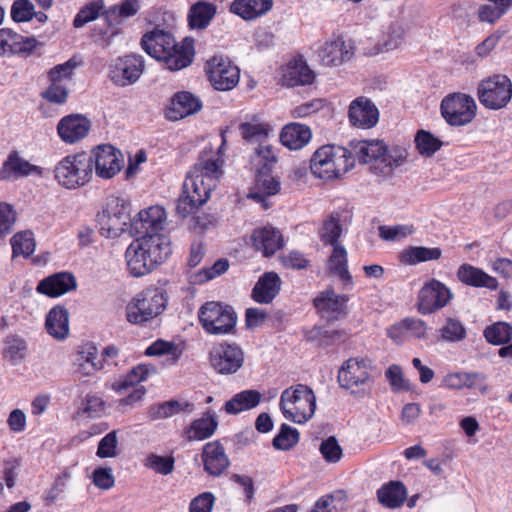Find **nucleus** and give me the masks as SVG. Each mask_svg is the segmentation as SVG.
I'll list each match as a JSON object with an SVG mask.
<instances>
[{"label": "nucleus", "mask_w": 512, "mask_h": 512, "mask_svg": "<svg viewBox=\"0 0 512 512\" xmlns=\"http://www.w3.org/2000/svg\"><path fill=\"white\" fill-rule=\"evenodd\" d=\"M222 164L220 158L200 156L188 172L183 183V193L177 202L176 209L181 217L190 215L209 200L222 175Z\"/></svg>", "instance_id": "obj_1"}, {"label": "nucleus", "mask_w": 512, "mask_h": 512, "mask_svg": "<svg viewBox=\"0 0 512 512\" xmlns=\"http://www.w3.org/2000/svg\"><path fill=\"white\" fill-rule=\"evenodd\" d=\"M352 159L369 165V171L380 179L391 177L394 170L407 159V150L400 146L388 147L382 140H360L350 143Z\"/></svg>", "instance_id": "obj_2"}, {"label": "nucleus", "mask_w": 512, "mask_h": 512, "mask_svg": "<svg viewBox=\"0 0 512 512\" xmlns=\"http://www.w3.org/2000/svg\"><path fill=\"white\" fill-rule=\"evenodd\" d=\"M142 47L151 57L165 62L171 71H178L188 67L194 57L193 40L185 38L178 45L170 32L154 29L142 38Z\"/></svg>", "instance_id": "obj_3"}, {"label": "nucleus", "mask_w": 512, "mask_h": 512, "mask_svg": "<svg viewBox=\"0 0 512 512\" xmlns=\"http://www.w3.org/2000/svg\"><path fill=\"white\" fill-rule=\"evenodd\" d=\"M354 167L349 149L338 145H323L312 155L310 169L312 174L323 180L341 178Z\"/></svg>", "instance_id": "obj_4"}, {"label": "nucleus", "mask_w": 512, "mask_h": 512, "mask_svg": "<svg viewBox=\"0 0 512 512\" xmlns=\"http://www.w3.org/2000/svg\"><path fill=\"white\" fill-rule=\"evenodd\" d=\"M279 407L287 420L303 424L315 413L316 396L307 385H293L282 392Z\"/></svg>", "instance_id": "obj_5"}, {"label": "nucleus", "mask_w": 512, "mask_h": 512, "mask_svg": "<svg viewBox=\"0 0 512 512\" xmlns=\"http://www.w3.org/2000/svg\"><path fill=\"white\" fill-rule=\"evenodd\" d=\"M53 172L61 187L78 189L89 183L93 177L92 160L85 152L70 154L56 163Z\"/></svg>", "instance_id": "obj_6"}, {"label": "nucleus", "mask_w": 512, "mask_h": 512, "mask_svg": "<svg viewBox=\"0 0 512 512\" xmlns=\"http://www.w3.org/2000/svg\"><path fill=\"white\" fill-rule=\"evenodd\" d=\"M101 234L107 238H116L129 231L133 235L131 203L118 196H110L106 206L97 216Z\"/></svg>", "instance_id": "obj_7"}, {"label": "nucleus", "mask_w": 512, "mask_h": 512, "mask_svg": "<svg viewBox=\"0 0 512 512\" xmlns=\"http://www.w3.org/2000/svg\"><path fill=\"white\" fill-rule=\"evenodd\" d=\"M198 319L207 334L223 336L235 333L238 317L231 305L208 301L199 308Z\"/></svg>", "instance_id": "obj_8"}, {"label": "nucleus", "mask_w": 512, "mask_h": 512, "mask_svg": "<svg viewBox=\"0 0 512 512\" xmlns=\"http://www.w3.org/2000/svg\"><path fill=\"white\" fill-rule=\"evenodd\" d=\"M167 302V294L162 289L147 288L127 305L126 318L132 324H142L160 315Z\"/></svg>", "instance_id": "obj_9"}, {"label": "nucleus", "mask_w": 512, "mask_h": 512, "mask_svg": "<svg viewBox=\"0 0 512 512\" xmlns=\"http://www.w3.org/2000/svg\"><path fill=\"white\" fill-rule=\"evenodd\" d=\"M474 99L464 93L447 95L441 102V113L451 126H465L473 121L476 115Z\"/></svg>", "instance_id": "obj_10"}, {"label": "nucleus", "mask_w": 512, "mask_h": 512, "mask_svg": "<svg viewBox=\"0 0 512 512\" xmlns=\"http://www.w3.org/2000/svg\"><path fill=\"white\" fill-rule=\"evenodd\" d=\"M480 103L486 108L498 110L505 107L512 97V83L504 75H495L481 82L478 88Z\"/></svg>", "instance_id": "obj_11"}, {"label": "nucleus", "mask_w": 512, "mask_h": 512, "mask_svg": "<svg viewBox=\"0 0 512 512\" xmlns=\"http://www.w3.org/2000/svg\"><path fill=\"white\" fill-rule=\"evenodd\" d=\"M206 73L211 85L218 91L232 90L240 79V69L221 56H214L206 63Z\"/></svg>", "instance_id": "obj_12"}, {"label": "nucleus", "mask_w": 512, "mask_h": 512, "mask_svg": "<svg viewBox=\"0 0 512 512\" xmlns=\"http://www.w3.org/2000/svg\"><path fill=\"white\" fill-rule=\"evenodd\" d=\"M371 361L363 358H350L343 363L338 372L339 385L356 394L364 390L370 381Z\"/></svg>", "instance_id": "obj_13"}, {"label": "nucleus", "mask_w": 512, "mask_h": 512, "mask_svg": "<svg viewBox=\"0 0 512 512\" xmlns=\"http://www.w3.org/2000/svg\"><path fill=\"white\" fill-rule=\"evenodd\" d=\"M212 368L219 374L236 373L244 363V352L236 344L220 343L209 352Z\"/></svg>", "instance_id": "obj_14"}, {"label": "nucleus", "mask_w": 512, "mask_h": 512, "mask_svg": "<svg viewBox=\"0 0 512 512\" xmlns=\"http://www.w3.org/2000/svg\"><path fill=\"white\" fill-rule=\"evenodd\" d=\"M451 290L442 282L432 279L420 290L418 310L421 314H431L445 307L452 299Z\"/></svg>", "instance_id": "obj_15"}, {"label": "nucleus", "mask_w": 512, "mask_h": 512, "mask_svg": "<svg viewBox=\"0 0 512 512\" xmlns=\"http://www.w3.org/2000/svg\"><path fill=\"white\" fill-rule=\"evenodd\" d=\"M88 155L92 160V170L95 169L96 174L101 178L110 179L122 168V154L112 145H99Z\"/></svg>", "instance_id": "obj_16"}, {"label": "nucleus", "mask_w": 512, "mask_h": 512, "mask_svg": "<svg viewBox=\"0 0 512 512\" xmlns=\"http://www.w3.org/2000/svg\"><path fill=\"white\" fill-rule=\"evenodd\" d=\"M144 61L141 56L126 55L110 64L109 77L117 86L134 84L143 73Z\"/></svg>", "instance_id": "obj_17"}, {"label": "nucleus", "mask_w": 512, "mask_h": 512, "mask_svg": "<svg viewBox=\"0 0 512 512\" xmlns=\"http://www.w3.org/2000/svg\"><path fill=\"white\" fill-rule=\"evenodd\" d=\"M166 212L161 206H151L139 211L132 221V231L135 235H148L163 230L166 222Z\"/></svg>", "instance_id": "obj_18"}, {"label": "nucleus", "mask_w": 512, "mask_h": 512, "mask_svg": "<svg viewBox=\"0 0 512 512\" xmlns=\"http://www.w3.org/2000/svg\"><path fill=\"white\" fill-rule=\"evenodd\" d=\"M354 55L353 47L341 37L324 42L317 50V57L325 67H337L349 61Z\"/></svg>", "instance_id": "obj_19"}, {"label": "nucleus", "mask_w": 512, "mask_h": 512, "mask_svg": "<svg viewBox=\"0 0 512 512\" xmlns=\"http://www.w3.org/2000/svg\"><path fill=\"white\" fill-rule=\"evenodd\" d=\"M91 129V121L81 114L63 117L57 124V133L66 144H75L84 139Z\"/></svg>", "instance_id": "obj_20"}, {"label": "nucleus", "mask_w": 512, "mask_h": 512, "mask_svg": "<svg viewBox=\"0 0 512 512\" xmlns=\"http://www.w3.org/2000/svg\"><path fill=\"white\" fill-rule=\"evenodd\" d=\"M348 117L353 126L368 129L377 124L379 111L370 99L358 97L351 102Z\"/></svg>", "instance_id": "obj_21"}, {"label": "nucleus", "mask_w": 512, "mask_h": 512, "mask_svg": "<svg viewBox=\"0 0 512 512\" xmlns=\"http://www.w3.org/2000/svg\"><path fill=\"white\" fill-rule=\"evenodd\" d=\"M347 301L346 295H339L334 290L328 289L314 299V305L322 318L331 321L345 315Z\"/></svg>", "instance_id": "obj_22"}, {"label": "nucleus", "mask_w": 512, "mask_h": 512, "mask_svg": "<svg viewBox=\"0 0 512 512\" xmlns=\"http://www.w3.org/2000/svg\"><path fill=\"white\" fill-rule=\"evenodd\" d=\"M146 253L151 259L154 268L166 261L172 252L169 239L160 233L148 234L137 238Z\"/></svg>", "instance_id": "obj_23"}, {"label": "nucleus", "mask_w": 512, "mask_h": 512, "mask_svg": "<svg viewBox=\"0 0 512 512\" xmlns=\"http://www.w3.org/2000/svg\"><path fill=\"white\" fill-rule=\"evenodd\" d=\"M77 286L75 277L67 272H60L42 279L37 285V292L49 297H58Z\"/></svg>", "instance_id": "obj_24"}, {"label": "nucleus", "mask_w": 512, "mask_h": 512, "mask_svg": "<svg viewBox=\"0 0 512 512\" xmlns=\"http://www.w3.org/2000/svg\"><path fill=\"white\" fill-rule=\"evenodd\" d=\"M202 461L204 470L212 476L221 475L229 466V459L219 441L209 442L203 447Z\"/></svg>", "instance_id": "obj_25"}, {"label": "nucleus", "mask_w": 512, "mask_h": 512, "mask_svg": "<svg viewBox=\"0 0 512 512\" xmlns=\"http://www.w3.org/2000/svg\"><path fill=\"white\" fill-rule=\"evenodd\" d=\"M125 259L128 270L134 277L147 275L155 269L151 259L146 257V253L138 239L134 240L127 247Z\"/></svg>", "instance_id": "obj_26"}, {"label": "nucleus", "mask_w": 512, "mask_h": 512, "mask_svg": "<svg viewBox=\"0 0 512 512\" xmlns=\"http://www.w3.org/2000/svg\"><path fill=\"white\" fill-rule=\"evenodd\" d=\"M315 79V73L303 58L291 60L283 70V82L290 86L309 85Z\"/></svg>", "instance_id": "obj_27"}, {"label": "nucleus", "mask_w": 512, "mask_h": 512, "mask_svg": "<svg viewBox=\"0 0 512 512\" xmlns=\"http://www.w3.org/2000/svg\"><path fill=\"white\" fill-rule=\"evenodd\" d=\"M457 277L460 282L468 286L487 288L490 290H496L498 288V281L496 278L490 276L482 269L470 264H462L458 268Z\"/></svg>", "instance_id": "obj_28"}, {"label": "nucleus", "mask_w": 512, "mask_h": 512, "mask_svg": "<svg viewBox=\"0 0 512 512\" xmlns=\"http://www.w3.org/2000/svg\"><path fill=\"white\" fill-rule=\"evenodd\" d=\"M253 246L264 256L273 255L283 245V238L279 231L271 226L256 229L252 234Z\"/></svg>", "instance_id": "obj_29"}, {"label": "nucleus", "mask_w": 512, "mask_h": 512, "mask_svg": "<svg viewBox=\"0 0 512 512\" xmlns=\"http://www.w3.org/2000/svg\"><path fill=\"white\" fill-rule=\"evenodd\" d=\"M281 279L275 272L264 273L252 290L253 299L261 304H269L278 295Z\"/></svg>", "instance_id": "obj_30"}, {"label": "nucleus", "mask_w": 512, "mask_h": 512, "mask_svg": "<svg viewBox=\"0 0 512 512\" xmlns=\"http://www.w3.org/2000/svg\"><path fill=\"white\" fill-rule=\"evenodd\" d=\"M273 0H234L230 4V11L240 18L255 20L271 10Z\"/></svg>", "instance_id": "obj_31"}, {"label": "nucleus", "mask_w": 512, "mask_h": 512, "mask_svg": "<svg viewBox=\"0 0 512 512\" xmlns=\"http://www.w3.org/2000/svg\"><path fill=\"white\" fill-rule=\"evenodd\" d=\"M47 333L57 340H64L69 335V312L61 305L53 307L46 315Z\"/></svg>", "instance_id": "obj_32"}, {"label": "nucleus", "mask_w": 512, "mask_h": 512, "mask_svg": "<svg viewBox=\"0 0 512 512\" xmlns=\"http://www.w3.org/2000/svg\"><path fill=\"white\" fill-rule=\"evenodd\" d=\"M311 137L312 133L308 126L299 123H291L282 129L280 141L285 147L291 150H299L309 143Z\"/></svg>", "instance_id": "obj_33"}, {"label": "nucleus", "mask_w": 512, "mask_h": 512, "mask_svg": "<svg viewBox=\"0 0 512 512\" xmlns=\"http://www.w3.org/2000/svg\"><path fill=\"white\" fill-rule=\"evenodd\" d=\"M377 498L384 507L396 509L401 507L406 500L407 489L400 481H390L377 491Z\"/></svg>", "instance_id": "obj_34"}, {"label": "nucleus", "mask_w": 512, "mask_h": 512, "mask_svg": "<svg viewBox=\"0 0 512 512\" xmlns=\"http://www.w3.org/2000/svg\"><path fill=\"white\" fill-rule=\"evenodd\" d=\"M202 107L198 98L190 92H179L172 99L170 115L171 119H181L197 113Z\"/></svg>", "instance_id": "obj_35"}, {"label": "nucleus", "mask_w": 512, "mask_h": 512, "mask_svg": "<svg viewBox=\"0 0 512 512\" xmlns=\"http://www.w3.org/2000/svg\"><path fill=\"white\" fill-rule=\"evenodd\" d=\"M35 40L24 38L9 28L0 29V55L17 54L29 50Z\"/></svg>", "instance_id": "obj_36"}, {"label": "nucleus", "mask_w": 512, "mask_h": 512, "mask_svg": "<svg viewBox=\"0 0 512 512\" xmlns=\"http://www.w3.org/2000/svg\"><path fill=\"white\" fill-rule=\"evenodd\" d=\"M332 253L328 259V270L339 277L344 286L352 284V276L347 267V251L343 245L332 246Z\"/></svg>", "instance_id": "obj_37"}, {"label": "nucleus", "mask_w": 512, "mask_h": 512, "mask_svg": "<svg viewBox=\"0 0 512 512\" xmlns=\"http://www.w3.org/2000/svg\"><path fill=\"white\" fill-rule=\"evenodd\" d=\"M340 214L333 212L327 216L318 230V236L324 245H340L339 239L343 234Z\"/></svg>", "instance_id": "obj_38"}, {"label": "nucleus", "mask_w": 512, "mask_h": 512, "mask_svg": "<svg viewBox=\"0 0 512 512\" xmlns=\"http://www.w3.org/2000/svg\"><path fill=\"white\" fill-rule=\"evenodd\" d=\"M4 168L10 169L17 177H27L31 175L43 177L45 173L43 167L30 163L20 156L18 151H12L9 154L7 160L4 162Z\"/></svg>", "instance_id": "obj_39"}, {"label": "nucleus", "mask_w": 512, "mask_h": 512, "mask_svg": "<svg viewBox=\"0 0 512 512\" xmlns=\"http://www.w3.org/2000/svg\"><path fill=\"white\" fill-rule=\"evenodd\" d=\"M261 398V393L257 390H244L226 402L225 411L229 414H237L253 409L259 405Z\"/></svg>", "instance_id": "obj_40"}, {"label": "nucleus", "mask_w": 512, "mask_h": 512, "mask_svg": "<svg viewBox=\"0 0 512 512\" xmlns=\"http://www.w3.org/2000/svg\"><path fill=\"white\" fill-rule=\"evenodd\" d=\"M216 14V6L212 3L199 1L191 6L188 21L191 28L207 27Z\"/></svg>", "instance_id": "obj_41"}, {"label": "nucleus", "mask_w": 512, "mask_h": 512, "mask_svg": "<svg viewBox=\"0 0 512 512\" xmlns=\"http://www.w3.org/2000/svg\"><path fill=\"white\" fill-rule=\"evenodd\" d=\"M217 425L216 419L210 415L194 420L184 432L185 439L194 441L209 438L215 432Z\"/></svg>", "instance_id": "obj_42"}, {"label": "nucleus", "mask_w": 512, "mask_h": 512, "mask_svg": "<svg viewBox=\"0 0 512 512\" xmlns=\"http://www.w3.org/2000/svg\"><path fill=\"white\" fill-rule=\"evenodd\" d=\"M442 251L438 247L428 248L423 246L409 247L401 254V260L408 265H415L421 262L438 260Z\"/></svg>", "instance_id": "obj_43"}, {"label": "nucleus", "mask_w": 512, "mask_h": 512, "mask_svg": "<svg viewBox=\"0 0 512 512\" xmlns=\"http://www.w3.org/2000/svg\"><path fill=\"white\" fill-rule=\"evenodd\" d=\"M155 372V369L149 365H138L132 368L125 377L113 384V389L116 391H123L129 387H133L140 382L145 381L148 376Z\"/></svg>", "instance_id": "obj_44"}, {"label": "nucleus", "mask_w": 512, "mask_h": 512, "mask_svg": "<svg viewBox=\"0 0 512 512\" xmlns=\"http://www.w3.org/2000/svg\"><path fill=\"white\" fill-rule=\"evenodd\" d=\"M97 354V348L94 346H87L79 352L77 362L84 375H90L103 369L104 362L102 359H98Z\"/></svg>", "instance_id": "obj_45"}, {"label": "nucleus", "mask_w": 512, "mask_h": 512, "mask_svg": "<svg viewBox=\"0 0 512 512\" xmlns=\"http://www.w3.org/2000/svg\"><path fill=\"white\" fill-rule=\"evenodd\" d=\"M404 34V28L400 24H391L378 43V53H386L399 48L404 41Z\"/></svg>", "instance_id": "obj_46"}, {"label": "nucleus", "mask_w": 512, "mask_h": 512, "mask_svg": "<svg viewBox=\"0 0 512 512\" xmlns=\"http://www.w3.org/2000/svg\"><path fill=\"white\" fill-rule=\"evenodd\" d=\"M464 324L454 317H448L439 330V339L444 342H459L466 338Z\"/></svg>", "instance_id": "obj_47"}, {"label": "nucleus", "mask_w": 512, "mask_h": 512, "mask_svg": "<svg viewBox=\"0 0 512 512\" xmlns=\"http://www.w3.org/2000/svg\"><path fill=\"white\" fill-rule=\"evenodd\" d=\"M484 337L493 345L507 344L512 340V326L507 322H496L485 328Z\"/></svg>", "instance_id": "obj_48"}, {"label": "nucleus", "mask_w": 512, "mask_h": 512, "mask_svg": "<svg viewBox=\"0 0 512 512\" xmlns=\"http://www.w3.org/2000/svg\"><path fill=\"white\" fill-rule=\"evenodd\" d=\"M277 162V155L273 147L265 142L259 144L255 149L253 163L257 172L271 171L272 167Z\"/></svg>", "instance_id": "obj_49"}, {"label": "nucleus", "mask_w": 512, "mask_h": 512, "mask_svg": "<svg viewBox=\"0 0 512 512\" xmlns=\"http://www.w3.org/2000/svg\"><path fill=\"white\" fill-rule=\"evenodd\" d=\"M256 187L258 192L250 194V197L262 201L265 195H275L280 189V182L270 175V171L257 172Z\"/></svg>", "instance_id": "obj_50"}, {"label": "nucleus", "mask_w": 512, "mask_h": 512, "mask_svg": "<svg viewBox=\"0 0 512 512\" xmlns=\"http://www.w3.org/2000/svg\"><path fill=\"white\" fill-rule=\"evenodd\" d=\"M415 143L419 153L426 157L433 156L443 145L440 139L425 130L417 132L415 136Z\"/></svg>", "instance_id": "obj_51"}, {"label": "nucleus", "mask_w": 512, "mask_h": 512, "mask_svg": "<svg viewBox=\"0 0 512 512\" xmlns=\"http://www.w3.org/2000/svg\"><path fill=\"white\" fill-rule=\"evenodd\" d=\"M240 130L244 139L261 144L266 141L269 126L257 119H253L251 122L242 123Z\"/></svg>", "instance_id": "obj_52"}, {"label": "nucleus", "mask_w": 512, "mask_h": 512, "mask_svg": "<svg viewBox=\"0 0 512 512\" xmlns=\"http://www.w3.org/2000/svg\"><path fill=\"white\" fill-rule=\"evenodd\" d=\"M26 341L18 335H9L4 340L3 354L9 361L17 362L25 357Z\"/></svg>", "instance_id": "obj_53"}, {"label": "nucleus", "mask_w": 512, "mask_h": 512, "mask_svg": "<svg viewBox=\"0 0 512 512\" xmlns=\"http://www.w3.org/2000/svg\"><path fill=\"white\" fill-rule=\"evenodd\" d=\"M490 3L479 9V19L482 22L494 23L510 6L512 0H489Z\"/></svg>", "instance_id": "obj_54"}, {"label": "nucleus", "mask_w": 512, "mask_h": 512, "mask_svg": "<svg viewBox=\"0 0 512 512\" xmlns=\"http://www.w3.org/2000/svg\"><path fill=\"white\" fill-rule=\"evenodd\" d=\"M13 257L30 256L35 250V240L30 231L19 232L11 238Z\"/></svg>", "instance_id": "obj_55"}, {"label": "nucleus", "mask_w": 512, "mask_h": 512, "mask_svg": "<svg viewBox=\"0 0 512 512\" xmlns=\"http://www.w3.org/2000/svg\"><path fill=\"white\" fill-rule=\"evenodd\" d=\"M299 442V432L287 424H282L279 433L273 439V447L277 450H290Z\"/></svg>", "instance_id": "obj_56"}, {"label": "nucleus", "mask_w": 512, "mask_h": 512, "mask_svg": "<svg viewBox=\"0 0 512 512\" xmlns=\"http://www.w3.org/2000/svg\"><path fill=\"white\" fill-rule=\"evenodd\" d=\"M175 459L173 456H160L149 454L144 462L145 467L161 475H169L174 471Z\"/></svg>", "instance_id": "obj_57"}, {"label": "nucleus", "mask_w": 512, "mask_h": 512, "mask_svg": "<svg viewBox=\"0 0 512 512\" xmlns=\"http://www.w3.org/2000/svg\"><path fill=\"white\" fill-rule=\"evenodd\" d=\"M104 4L102 0H95L84 6L75 16L73 25L75 28H81L85 24L95 20L102 9Z\"/></svg>", "instance_id": "obj_58"}, {"label": "nucleus", "mask_w": 512, "mask_h": 512, "mask_svg": "<svg viewBox=\"0 0 512 512\" xmlns=\"http://www.w3.org/2000/svg\"><path fill=\"white\" fill-rule=\"evenodd\" d=\"M379 237L384 241H401L414 233L412 225H381L378 227Z\"/></svg>", "instance_id": "obj_59"}, {"label": "nucleus", "mask_w": 512, "mask_h": 512, "mask_svg": "<svg viewBox=\"0 0 512 512\" xmlns=\"http://www.w3.org/2000/svg\"><path fill=\"white\" fill-rule=\"evenodd\" d=\"M183 410V406L178 401H167L161 404L153 405L148 410V417L151 420L169 418Z\"/></svg>", "instance_id": "obj_60"}, {"label": "nucleus", "mask_w": 512, "mask_h": 512, "mask_svg": "<svg viewBox=\"0 0 512 512\" xmlns=\"http://www.w3.org/2000/svg\"><path fill=\"white\" fill-rule=\"evenodd\" d=\"M145 354L147 356L170 355L172 357L173 363H176L180 357L181 352L178 350L177 345L173 342L159 339L146 349Z\"/></svg>", "instance_id": "obj_61"}, {"label": "nucleus", "mask_w": 512, "mask_h": 512, "mask_svg": "<svg viewBox=\"0 0 512 512\" xmlns=\"http://www.w3.org/2000/svg\"><path fill=\"white\" fill-rule=\"evenodd\" d=\"M139 9L138 0H124L119 5H114L106 12L108 20L117 18H128L134 16Z\"/></svg>", "instance_id": "obj_62"}, {"label": "nucleus", "mask_w": 512, "mask_h": 512, "mask_svg": "<svg viewBox=\"0 0 512 512\" xmlns=\"http://www.w3.org/2000/svg\"><path fill=\"white\" fill-rule=\"evenodd\" d=\"M477 374L473 373H450L447 374L442 383L445 387L450 389H462L464 387H472Z\"/></svg>", "instance_id": "obj_63"}, {"label": "nucleus", "mask_w": 512, "mask_h": 512, "mask_svg": "<svg viewBox=\"0 0 512 512\" xmlns=\"http://www.w3.org/2000/svg\"><path fill=\"white\" fill-rule=\"evenodd\" d=\"M319 450L323 458L329 463H336L342 458V448L334 436L323 440Z\"/></svg>", "instance_id": "obj_64"}]
</instances>
